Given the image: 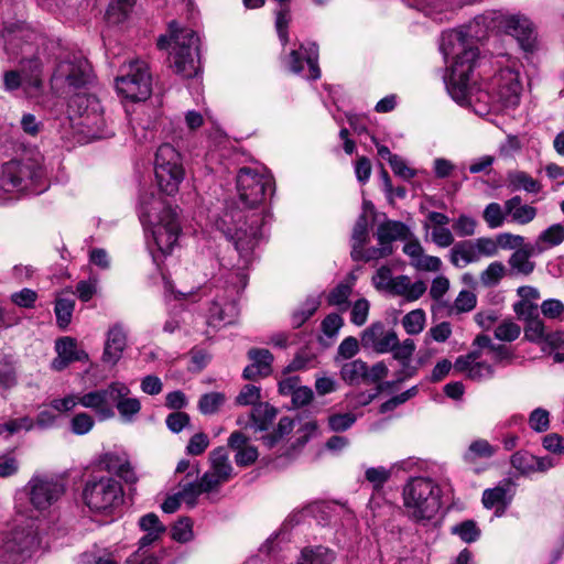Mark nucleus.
I'll return each mask as SVG.
<instances>
[{"instance_id":"nucleus-1","label":"nucleus","mask_w":564,"mask_h":564,"mask_svg":"<svg viewBox=\"0 0 564 564\" xmlns=\"http://www.w3.org/2000/svg\"><path fill=\"white\" fill-rule=\"evenodd\" d=\"M265 215L263 212L246 213L238 208L226 209L216 220V227L238 252L237 269H247L254 259V250L263 240V226Z\"/></svg>"},{"instance_id":"nucleus-2","label":"nucleus","mask_w":564,"mask_h":564,"mask_svg":"<svg viewBox=\"0 0 564 564\" xmlns=\"http://www.w3.org/2000/svg\"><path fill=\"white\" fill-rule=\"evenodd\" d=\"M441 50L445 58L453 59L447 85L449 95L460 105L473 104L469 75L478 56L477 48L469 43L463 31L452 30L443 34Z\"/></svg>"},{"instance_id":"nucleus-3","label":"nucleus","mask_w":564,"mask_h":564,"mask_svg":"<svg viewBox=\"0 0 564 564\" xmlns=\"http://www.w3.org/2000/svg\"><path fill=\"white\" fill-rule=\"evenodd\" d=\"M4 51L10 59H19L21 73L4 72L3 89L11 93L22 87L29 97L37 96L42 88V63L35 55L33 44L25 41L22 31L10 32L6 35Z\"/></svg>"},{"instance_id":"nucleus-4","label":"nucleus","mask_w":564,"mask_h":564,"mask_svg":"<svg viewBox=\"0 0 564 564\" xmlns=\"http://www.w3.org/2000/svg\"><path fill=\"white\" fill-rule=\"evenodd\" d=\"M140 219L143 225L150 226L158 249L167 254L176 245L180 235L177 214L166 206L161 198L145 195L140 200Z\"/></svg>"},{"instance_id":"nucleus-5","label":"nucleus","mask_w":564,"mask_h":564,"mask_svg":"<svg viewBox=\"0 0 564 564\" xmlns=\"http://www.w3.org/2000/svg\"><path fill=\"white\" fill-rule=\"evenodd\" d=\"M170 33L172 43L166 36H161L159 48L171 46V66L176 74L184 78L195 76L199 69L197 34L191 29H178L175 21L170 23Z\"/></svg>"},{"instance_id":"nucleus-6","label":"nucleus","mask_w":564,"mask_h":564,"mask_svg":"<svg viewBox=\"0 0 564 564\" xmlns=\"http://www.w3.org/2000/svg\"><path fill=\"white\" fill-rule=\"evenodd\" d=\"M403 506L414 521L431 520L441 507L438 486L426 477H413L403 487Z\"/></svg>"},{"instance_id":"nucleus-7","label":"nucleus","mask_w":564,"mask_h":564,"mask_svg":"<svg viewBox=\"0 0 564 564\" xmlns=\"http://www.w3.org/2000/svg\"><path fill=\"white\" fill-rule=\"evenodd\" d=\"M123 488L111 476H91L83 489V499L90 511L110 514L123 502Z\"/></svg>"},{"instance_id":"nucleus-8","label":"nucleus","mask_w":564,"mask_h":564,"mask_svg":"<svg viewBox=\"0 0 564 564\" xmlns=\"http://www.w3.org/2000/svg\"><path fill=\"white\" fill-rule=\"evenodd\" d=\"M240 202L248 208L262 204L274 192L273 176L264 169L243 166L236 176Z\"/></svg>"},{"instance_id":"nucleus-9","label":"nucleus","mask_w":564,"mask_h":564,"mask_svg":"<svg viewBox=\"0 0 564 564\" xmlns=\"http://www.w3.org/2000/svg\"><path fill=\"white\" fill-rule=\"evenodd\" d=\"M154 172L162 193L172 196L178 192L185 171L182 156L173 145L164 143L159 147L155 153Z\"/></svg>"},{"instance_id":"nucleus-10","label":"nucleus","mask_w":564,"mask_h":564,"mask_svg":"<svg viewBox=\"0 0 564 564\" xmlns=\"http://www.w3.org/2000/svg\"><path fill=\"white\" fill-rule=\"evenodd\" d=\"M118 93L131 101L147 100L152 93V77L144 61H132L122 65L116 79Z\"/></svg>"},{"instance_id":"nucleus-11","label":"nucleus","mask_w":564,"mask_h":564,"mask_svg":"<svg viewBox=\"0 0 564 564\" xmlns=\"http://www.w3.org/2000/svg\"><path fill=\"white\" fill-rule=\"evenodd\" d=\"M39 543L37 533L32 528L15 529L1 538L0 560L7 564H19L37 547Z\"/></svg>"},{"instance_id":"nucleus-12","label":"nucleus","mask_w":564,"mask_h":564,"mask_svg":"<svg viewBox=\"0 0 564 564\" xmlns=\"http://www.w3.org/2000/svg\"><path fill=\"white\" fill-rule=\"evenodd\" d=\"M91 79V68L88 61L79 55L62 59L52 76V84L57 87L79 88Z\"/></svg>"},{"instance_id":"nucleus-13","label":"nucleus","mask_w":564,"mask_h":564,"mask_svg":"<svg viewBox=\"0 0 564 564\" xmlns=\"http://www.w3.org/2000/svg\"><path fill=\"white\" fill-rule=\"evenodd\" d=\"M31 505L37 510H46L56 502L65 489L61 481L46 475H34L24 487Z\"/></svg>"},{"instance_id":"nucleus-14","label":"nucleus","mask_w":564,"mask_h":564,"mask_svg":"<svg viewBox=\"0 0 564 564\" xmlns=\"http://www.w3.org/2000/svg\"><path fill=\"white\" fill-rule=\"evenodd\" d=\"M491 89L492 99H495L501 108L518 106L522 91L519 72L511 67L500 69L492 78Z\"/></svg>"},{"instance_id":"nucleus-15","label":"nucleus","mask_w":564,"mask_h":564,"mask_svg":"<svg viewBox=\"0 0 564 564\" xmlns=\"http://www.w3.org/2000/svg\"><path fill=\"white\" fill-rule=\"evenodd\" d=\"M121 382H111L107 388L89 391L79 395V404L86 409H90L100 420H108L115 416L112 409L113 392L122 393Z\"/></svg>"},{"instance_id":"nucleus-16","label":"nucleus","mask_w":564,"mask_h":564,"mask_svg":"<svg viewBox=\"0 0 564 564\" xmlns=\"http://www.w3.org/2000/svg\"><path fill=\"white\" fill-rule=\"evenodd\" d=\"M234 475V468L226 447L219 446L209 453V469L203 475L205 486L218 491Z\"/></svg>"},{"instance_id":"nucleus-17","label":"nucleus","mask_w":564,"mask_h":564,"mask_svg":"<svg viewBox=\"0 0 564 564\" xmlns=\"http://www.w3.org/2000/svg\"><path fill=\"white\" fill-rule=\"evenodd\" d=\"M501 31L517 39L521 47L531 51L535 44V31L532 22L523 15L497 17V24Z\"/></svg>"},{"instance_id":"nucleus-18","label":"nucleus","mask_w":564,"mask_h":564,"mask_svg":"<svg viewBox=\"0 0 564 564\" xmlns=\"http://www.w3.org/2000/svg\"><path fill=\"white\" fill-rule=\"evenodd\" d=\"M73 102L82 106L86 104L87 107L84 112L80 113V120L78 122L83 132L90 139H99L107 135L105 132L106 122L100 111L99 102L96 98L77 96Z\"/></svg>"},{"instance_id":"nucleus-19","label":"nucleus","mask_w":564,"mask_h":564,"mask_svg":"<svg viewBox=\"0 0 564 564\" xmlns=\"http://www.w3.org/2000/svg\"><path fill=\"white\" fill-rule=\"evenodd\" d=\"M361 345L378 354H386L398 346V335L393 330H386L382 323H373L362 332Z\"/></svg>"},{"instance_id":"nucleus-20","label":"nucleus","mask_w":564,"mask_h":564,"mask_svg":"<svg viewBox=\"0 0 564 564\" xmlns=\"http://www.w3.org/2000/svg\"><path fill=\"white\" fill-rule=\"evenodd\" d=\"M178 492L182 501L189 508L197 505V499L203 494L216 492L214 489H208L205 486V478H199V470L197 467H192L185 477L178 482Z\"/></svg>"},{"instance_id":"nucleus-21","label":"nucleus","mask_w":564,"mask_h":564,"mask_svg":"<svg viewBox=\"0 0 564 564\" xmlns=\"http://www.w3.org/2000/svg\"><path fill=\"white\" fill-rule=\"evenodd\" d=\"M99 464L105 470L117 475L128 485H134L139 480L126 453H106L100 457Z\"/></svg>"},{"instance_id":"nucleus-22","label":"nucleus","mask_w":564,"mask_h":564,"mask_svg":"<svg viewBox=\"0 0 564 564\" xmlns=\"http://www.w3.org/2000/svg\"><path fill=\"white\" fill-rule=\"evenodd\" d=\"M57 357L52 361V368L56 371L64 370L74 361H86L88 355L84 350L77 349V343L72 337H63L55 344Z\"/></svg>"},{"instance_id":"nucleus-23","label":"nucleus","mask_w":564,"mask_h":564,"mask_svg":"<svg viewBox=\"0 0 564 564\" xmlns=\"http://www.w3.org/2000/svg\"><path fill=\"white\" fill-rule=\"evenodd\" d=\"M248 357L252 362L243 369L245 379L258 380L271 375L273 355L268 349L251 348Z\"/></svg>"},{"instance_id":"nucleus-24","label":"nucleus","mask_w":564,"mask_h":564,"mask_svg":"<svg viewBox=\"0 0 564 564\" xmlns=\"http://www.w3.org/2000/svg\"><path fill=\"white\" fill-rule=\"evenodd\" d=\"M127 347V333L121 324H115L107 333L102 361L116 365Z\"/></svg>"},{"instance_id":"nucleus-25","label":"nucleus","mask_w":564,"mask_h":564,"mask_svg":"<svg viewBox=\"0 0 564 564\" xmlns=\"http://www.w3.org/2000/svg\"><path fill=\"white\" fill-rule=\"evenodd\" d=\"M301 50L305 51V54L302 55L300 51L293 50L290 53L289 57V66L290 69L295 73L300 74L303 70V61L306 62L308 66V74L306 75L310 79H317L321 76V70L317 64L318 61V50L315 44H310L308 47L304 48L301 46Z\"/></svg>"},{"instance_id":"nucleus-26","label":"nucleus","mask_w":564,"mask_h":564,"mask_svg":"<svg viewBox=\"0 0 564 564\" xmlns=\"http://www.w3.org/2000/svg\"><path fill=\"white\" fill-rule=\"evenodd\" d=\"M536 254L540 252L532 243L514 250L508 259L509 274L529 276L535 269V262L531 258Z\"/></svg>"},{"instance_id":"nucleus-27","label":"nucleus","mask_w":564,"mask_h":564,"mask_svg":"<svg viewBox=\"0 0 564 564\" xmlns=\"http://www.w3.org/2000/svg\"><path fill=\"white\" fill-rule=\"evenodd\" d=\"M31 173L26 165L19 161H10L3 164L0 173V189L6 193L13 192L22 186Z\"/></svg>"},{"instance_id":"nucleus-28","label":"nucleus","mask_w":564,"mask_h":564,"mask_svg":"<svg viewBox=\"0 0 564 564\" xmlns=\"http://www.w3.org/2000/svg\"><path fill=\"white\" fill-rule=\"evenodd\" d=\"M239 310L235 301L215 299L208 308V324L214 327L228 325L235 322Z\"/></svg>"},{"instance_id":"nucleus-29","label":"nucleus","mask_w":564,"mask_h":564,"mask_svg":"<svg viewBox=\"0 0 564 564\" xmlns=\"http://www.w3.org/2000/svg\"><path fill=\"white\" fill-rule=\"evenodd\" d=\"M509 221L524 226L532 223L538 215L536 207L530 204H523L522 198L516 195L505 202Z\"/></svg>"},{"instance_id":"nucleus-30","label":"nucleus","mask_w":564,"mask_h":564,"mask_svg":"<svg viewBox=\"0 0 564 564\" xmlns=\"http://www.w3.org/2000/svg\"><path fill=\"white\" fill-rule=\"evenodd\" d=\"M511 484L509 481H505L499 484L494 488L486 489L482 492V505L487 509L497 508L496 513L500 516L499 509L502 511L508 507L511 502L513 494L511 492Z\"/></svg>"},{"instance_id":"nucleus-31","label":"nucleus","mask_w":564,"mask_h":564,"mask_svg":"<svg viewBox=\"0 0 564 564\" xmlns=\"http://www.w3.org/2000/svg\"><path fill=\"white\" fill-rule=\"evenodd\" d=\"M426 292V284L423 281L412 282L408 275H398L393 278V284L390 293L402 296L408 302L419 300Z\"/></svg>"},{"instance_id":"nucleus-32","label":"nucleus","mask_w":564,"mask_h":564,"mask_svg":"<svg viewBox=\"0 0 564 564\" xmlns=\"http://www.w3.org/2000/svg\"><path fill=\"white\" fill-rule=\"evenodd\" d=\"M121 387L124 390L122 391L121 395L117 394V392H113L112 408H117L120 416L126 422H131L133 421L134 416L140 412L141 403L139 399L129 397L130 389L126 383L121 382Z\"/></svg>"},{"instance_id":"nucleus-33","label":"nucleus","mask_w":564,"mask_h":564,"mask_svg":"<svg viewBox=\"0 0 564 564\" xmlns=\"http://www.w3.org/2000/svg\"><path fill=\"white\" fill-rule=\"evenodd\" d=\"M507 186L511 192L524 191L530 194H538L542 189L539 181L524 171H509L507 173Z\"/></svg>"},{"instance_id":"nucleus-34","label":"nucleus","mask_w":564,"mask_h":564,"mask_svg":"<svg viewBox=\"0 0 564 564\" xmlns=\"http://www.w3.org/2000/svg\"><path fill=\"white\" fill-rule=\"evenodd\" d=\"M408 228L401 221L387 220L381 223L377 229V239L380 246L392 247L394 240L406 237Z\"/></svg>"},{"instance_id":"nucleus-35","label":"nucleus","mask_w":564,"mask_h":564,"mask_svg":"<svg viewBox=\"0 0 564 564\" xmlns=\"http://www.w3.org/2000/svg\"><path fill=\"white\" fill-rule=\"evenodd\" d=\"M335 552L323 545L306 546L301 551L296 564H333Z\"/></svg>"},{"instance_id":"nucleus-36","label":"nucleus","mask_w":564,"mask_h":564,"mask_svg":"<svg viewBox=\"0 0 564 564\" xmlns=\"http://www.w3.org/2000/svg\"><path fill=\"white\" fill-rule=\"evenodd\" d=\"M278 411L274 406L269 403H259L254 408H252L250 419L251 426L254 432H263L268 431L275 420Z\"/></svg>"},{"instance_id":"nucleus-37","label":"nucleus","mask_w":564,"mask_h":564,"mask_svg":"<svg viewBox=\"0 0 564 564\" xmlns=\"http://www.w3.org/2000/svg\"><path fill=\"white\" fill-rule=\"evenodd\" d=\"M451 263L456 268H464L478 261L473 240H463L454 245L449 253Z\"/></svg>"},{"instance_id":"nucleus-38","label":"nucleus","mask_w":564,"mask_h":564,"mask_svg":"<svg viewBox=\"0 0 564 564\" xmlns=\"http://www.w3.org/2000/svg\"><path fill=\"white\" fill-rule=\"evenodd\" d=\"M340 378L348 384L368 381V366L361 359L345 362L340 368Z\"/></svg>"},{"instance_id":"nucleus-39","label":"nucleus","mask_w":564,"mask_h":564,"mask_svg":"<svg viewBox=\"0 0 564 564\" xmlns=\"http://www.w3.org/2000/svg\"><path fill=\"white\" fill-rule=\"evenodd\" d=\"M564 241V226L554 224L540 232L534 243H532L538 252L542 253L544 250L556 247Z\"/></svg>"},{"instance_id":"nucleus-40","label":"nucleus","mask_w":564,"mask_h":564,"mask_svg":"<svg viewBox=\"0 0 564 564\" xmlns=\"http://www.w3.org/2000/svg\"><path fill=\"white\" fill-rule=\"evenodd\" d=\"M524 338L531 343L541 344L543 343L542 350L546 351L547 337L552 334L545 332L544 322L540 315L524 323Z\"/></svg>"},{"instance_id":"nucleus-41","label":"nucleus","mask_w":564,"mask_h":564,"mask_svg":"<svg viewBox=\"0 0 564 564\" xmlns=\"http://www.w3.org/2000/svg\"><path fill=\"white\" fill-rule=\"evenodd\" d=\"M482 218L490 229H497L503 226L509 216L505 205L489 203L482 212Z\"/></svg>"},{"instance_id":"nucleus-42","label":"nucleus","mask_w":564,"mask_h":564,"mask_svg":"<svg viewBox=\"0 0 564 564\" xmlns=\"http://www.w3.org/2000/svg\"><path fill=\"white\" fill-rule=\"evenodd\" d=\"M507 275V268L501 261H494L480 273V283L485 288H492Z\"/></svg>"},{"instance_id":"nucleus-43","label":"nucleus","mask_w":564,"mask_h":564,"mask_svg":"<svg viewBox=\"0 0 564 564\" xmlns=\"http://www.w3.org/2000/svg\"><path fill=\"white\" fill-rule=\"evenodd\" d=\"M75 301L69 297H57L55 301V316L59 328L65 329L72 322Z\"/></svg>"},{"instance_id":"nucleus-44","label":"nucleus","mask_w":564,"mask_h":564,"mask_svg":"<svg viewBox=\"0 0 564 564\" xmlns=\"http://www.w3.org/2000/svg\"><path fill=\"white\" fill-rule=\"evenodd\" d=\"M135 1L137 0H111L107 10L108 21L117 24L123 22L135 4Z\"/></svg>"},{"instance_id":"nucleus-45","label":"nucleus","mask_w":564,"mask_h":564,"mask_svg":"<svg viewBox=\"0 0 564 564\" xmlns=\"http://www.w3.org/2000/svg\"><path fill=\"white\" fill-rule=\"evenodd\" d=\"M496 449L488 441L479 438L469 445L464 455V459L468 463H474L477 458H489L495 454Z\"/></svg>"},{"instance_id":"nucleus-46","label":"nucleus","mask_w":564,"mask_h":564,"mask_svg":"<svg viewBox=\"0 0 564 564\" xmlns=\"http://www.w3.org/2000/svg\"><path fill=\"white\" fill-rule=\"evenodd\" d=\"M455 371L465 373L468 379L475 381L490 379L495 375L494 367L485 361L474 362L468 365L466 369H455Z\"/></svg>"},{"instance_id":"nucleus-47","label":"nucleus","mask_w":564,"mask_h":564,"mask_svg":"<svg viewBox=\"0 0 564 564\" xmlns=\"http://www.w3.org/2000/svg\"><path fill=\"white\" fill-rule=\"evenodd\" d=\"M425 321L424 311L416 308L403 316L402 326L409 335H417L424 329Z\"/></svg>"},{"instance_id":"nucleus-48","label":"nucleus","mask_w":564,"mask_h":564,"mask_svg":"<svg viewBox=\"0 0 564 564\" xmlns=\"http://www.w3.org/2000/svg\"><path fill=\"white\" fill-rule=\"evenodd\" d=\"M225 401L226 397L221 392L205 393L199 398L198 409L200 413L210 415L218 412Z\"/></svg>"},{"instance_id":"nucleus-49","label":"nucleus","mask_w":564,"mask_h":564,"mask_svg":"<svg viewBox=\"0 0 564 564\" xmlns=\"http://www.w3.org/2000/svg\"><path fill=\"white\" fill-rule=\"evenodd\" d=\"M321 302L316 296H308L302 306L292 315V323L295 327L303 325L318 308Z\"/></svg>"},{"instance_id":"nucleus-50","label":"nucleus","mask_w":564,"mask_h":564,"mask_svg":"<svg viewBox=\"0 0 564 564\" xmlns=\"http://www.w3.org/2000/svg\"><path fill=\"white\" fill-rule=\"evenodd\" d=\"M35 427L34 420L24 415L19 419H11L6 423L0 424V435L7 433L8 435L17 434L21 431H32Z\"/></svg>"},{"instance_id":"nucleus-51","label":"nucleus","mask_w":564,"mask_h":564,"mask_svg":"<svg viewBox=\"0 0 564 564\" xmlns=\"http://www.w3.org/2000/svg\"><path fill=\"white\" fill-rule=\"evenodd\" d=\"M511 466L522 475L534 473L535 456L527 451H518L510 458Z\"/></svg>"},{"instance_id":"nucleus-52","label":"nucleus","mask_w":564,"mask_h":564,"mask_svg":"<svg viewBox=\"0 0 564 564\" xmlns=\"http://www.w3.org/2000/svg\"><path fill=\"white\" fill-rule=\"evenodd\" d=\"M294 429V421L289 416H283L278 423V427L271 433L263 436L264 444L271 448L285 435H289Z\"/></svg>"},{"instance_id":"nucleus-53","label":"nucleus","mask_w":564,"mask_h":564,"mask_svg":"<svg viewBox=\"0 0 564 564\" xmlns=\"http://www.w3.org/2000/svg\"><path fill=\"white\" fill-rule=\"evenodd\" d=\"M291 21V10L289 4H282L275 12V28L278 35L283 44L289 41L288 28Z\"/></svg>"},{"instance_id":"nucleus-54","label":"nucleus","mask_w":564,"mask_h":564,"mask_svg":"<svg viewBox=\"0 0 564 564\" xmlns=\"http://www.w3.org/2000/svg\"><path fill=\"white\" fill-rule=\"evenodd\" d=\"M351 285H349L348 283H339L328 294V304L338 306L343 311L347 310L348 299L351 294Z\"/></svg>"},{"instance_id":"nucleus-55","label":"nucleus","mask_w":564,"mask_h":564,"mask_svg":"<svg viewBox=\"0 0 564 564\" xmlns=\"http://www.w3.org/2000/svg\"><path fill=\"white\" fill-rule=\"evenodd\" d=\"M94 425V417L86 412L75 414L69 422L70 431L75 435H85L89 433Z\"/></svg>"},{"instance_id":"nucleus-56","label":"nucleus","mask_w":564,"mask_h":564,"mask_svg":"<svg viewBox=\"0 0 564 564\" xmlns=\"http://www.w3.org/2000/svg\"><path fill=\"white\" fill-rule=\"evenodd\" d=\"M478 261L481 257L492 258L498 256L499 249L497 246L496 238L492 237H480L473 240Z\"/></svg>"},{"instance_id":"nucleus-57","label":"nucleus","mask_w":564,"mask_h":564,"mask_svg":"<svg viewBox=\"0 0 564 564\" xmlns=\"http://www.w3.org/2000/svg\"><path fill=\"white\" fill-rule=\"evenodd\" d=\"M172 539L185 543L193 539V522L189 518L178 519L172 528Z\"/></svg>"},{"instance_id":"nucleus-58","label":"nucleus","mask_w":564,"mask_h":564,"mask_svg":"<svg viewBox=\"0 0 564 564\" xmlns=\"http://www.w3.org/2000/svg\"><path fill=\"white\" fill-rule=\"evenodd\" d=\"M356 421L357 416L354 413H334L327 419L328 427L333 432H345L350 429Z\"/></svg>"},{"instance_id":"nucleus-59","label":"nucleus","mask_w":564,"mask_h":564,"mask_svg":"<svg viewBox=\"0 0 564 564\" xmlns=\"http://www.w3.org/2000/svg\"><path fill=\"white\" fill-rule=\"evenodd\" d=\"M261 399V389L254 384H246L240 390L236 398V404L238 405H258Z\"/></svg>"},{"instance_id":"nucleus-60","label":"nucleus","mask_w":564,"mask_h":564,"mask_svg":"<svg viewBox=\"0 0 564 564\" xmlns=\"http://www.w3.org/2000/svg\"><path fill=\"white\" fill-rule=\"evenodd\" d=\"M546 351L552 354L556 364H564V334L561 332L552 333L547 337Z\"/></svg>"},{"instance_id":"nucleus-61","label":"nucleus","mask_w":564,"mask_h":564,"mask_svg":"<svg viewBox=\"0 0 564 564\" xmlns=\"http://www.w3.org/2000/svg\"><path fill=\"white\" fill-rule=\"evenodd\" d=\"M391 470L386 467H369L365 471V478L369 481L373 489L378 490L390 479Z\"/></svg>"},{"instance_id":"nucleus-62","label":"nucleus","mask_w":564,"mask_h":564,"mask_svg":"<svg viewBox=\"0 0 564 564\" xmlns=\"http://www.w3.org/2000/svg\"><path fill=\"white\" fill-rule=\"evenodd\" d=\"M452 532L457 534L466 543L476 541L480 535L479 529L471 520L464 521L460 524L453 527Z\"/></svg>"},{"instance_id":"nucleus-63","label":"nucleus","mask_w":564,"mask_h":564,"mask_svg":"<svg viewBox=\"0 0 564 564\" xmlns=\"http://www.w3.org/2000/svg\"><path fill=\"white\" fill-rule=\"evenodd\" d=\"M521 333V328L518 324L511 321H503L495 329V337L503 341L516 340Z\"/></svg>"},{"instance_id":"nucleus-64","label":"nucleus","mask_w":564,"mask_h":564,"mask_svg":"<svg viewBox=\"0 0 564 564\" xmlns=\"http://www.w3.org/2000/svg\"><path fill=\"white\" fill-rule=\"evenodd\" d=\"M529 425L533 431L538 433L547 431L550 427L549 411L542 408H536L533 410L529 416Z\"/></svg>"}]
</instances>
